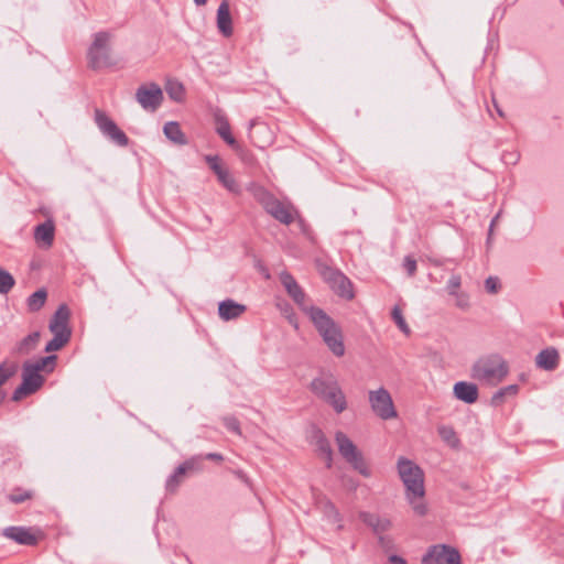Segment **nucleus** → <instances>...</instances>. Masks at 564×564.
I'll return each mask as SVG.
<instances>
[{"label": "nucleus", "mask_w": 564, "mask_h": 564, "mask_svg": "<svg viewBox=\"0 0 564 564\" xmlns=\"http://www.w3.org/2000/svg\"><path fill=\"white\" fill-rule=\"evenodd\" d=\"M398 471L404 484L410 505L416 514L424 516L426 513V506L423 502L425 495L423 470L412 460L400 457L398 460Z\"/></svg>", "instance_id": "nucleus-1"}, {"label": "nucleus", "mask_w": 564, "mask_h": 564, "mask_svg": "<svg viewBox=\"0 0 564 564\" xmlns=\"http://www.w3.org/2000/svg\"><path fill=\"white\" fill-rule=\"evenodd\" d=\"M308 316L328 349L336 357H343L345 345L340 327L319 307L310 308Z\"/></svg>", "instance_id": "nucleus-2"}, {"label": "nucleus", "mask_w": 564, "mask_h": 564, "mask_svg": "<svg viewBox=\"0 0 564 564\" xmlns=\"http://www.w3.org/2000/svg\"><path fill=\"white\" fill-rule=\"evenodd\" d=\"M253 197L264 210L283 225L294 223L297 209L290 202L280 200L262 186L253 188Z\"/></svg>", "instance_id": "nucleus-3"}, {"label": "nucleus", "mask_w": 564, "mask_h": 564, "mask_svg": "<svg viewBox=\"0 0 564 564\" xmlns=\"http://www.w3.org/2000/svg\"><path fill=\"white\" fill-rule=\"evenodd\" d=\"M311 390L329 404L336 413H341L347 409L346 397L334 375L323 373L315 378L311 382Z\"/></svg>", "instance_id": "nucleus-4"}, {"label": "nucleus", "mask_w": 564, "mask_h": 564, "mask_svg": "<svg viewBox=\"0 0 564 564\" xmlns=\"http://www.w3.org/2000/svg\"><path fill=\"white\" fill-rule=\"evenodd\" d=\"M508 372V365L499 355L480 358L471 368L473 378L489 384H498L507 377Z\"/></svg>", "instance_id": "nucleus-5"}, {"label": "nucleus", "mask_w": 564, "mask_h": 564, "mask_svg": "<svg viewBox=\"0 0 564 564\" xmlns=\"http://www.w3.org/2000/svg\"><path fill=\"white\" fill-rule=\"evenodd\" d=\"M110 34L98 32L88 50V64L94 69L110 67L115 64L110 54Z\"/></svg>", "instance_id": "nucleus-6"}, {"label": "nucleus", "mask_w": 564, "mask_h": 564, "mask_svg": "<svg viewBox=\"0 0 564 564\" xmlns=\"http://www.w3.org/2000/svg\"><path fill=\"white\" fill-rule=\"evenodd\" d=\"M335 441L338 446V452L343 458L349 463L359 474L365 477H369L371 471L368 468L361 452L358 451L352 441L340 431L335 434Z\"/></svg>", "instance_id": "nucleus-7"}, {"label": "nucleus", "mask_w": 564, "mask_h": 564, "mask_svg": "<svg viewBox=\"0 0 564 564\" xmlns=\"http://www.w3.org/2000/svg\"><path fill=\"white\" fill-rule=\"evenodd\" d=\"M368 400L372 412L381 420H392L398 416L394 403L390 392L381 387L377 390H370Z\"/></svg>", "instance_id": "nucleus-8"}, {"label": "nucleus", "mask_w": 564, "mask_h": 564, "mask_svg": "<svg viewBox=\"0 0 564 564\" xmlns=\"http://www.w3.org/2000/svg\"><path fill=\"white\" fill-rule=\"evenodd\" d=\"M135 100L145 111H155L163 101L161 87L153 82L140 85L135 91Z\"/></svg>", "instance_id": "nucleus-9"}, {"label": "nucleus", "mask_w": 564, "mask_h": 564, "mask_svg": "<svg viewBox=\"0 0 564 564\" xmlns=\"http://www.w3.org/2000/svg\"><path fill=\"white\" fill-rule=\"evenodd\" d=\"M45 378L37 373L36 371L29 368L23 364L22 367V382L21 384L13 391L12 400L20 401L24 397H28L34 392H36L44 383Z\"/></svg>", "instance_id": "nucleus-10"}, {"label": "nucleus", "mask_w": 564, "mask_h": 564, "mask_svg": "<svg viewBox=\"0 0 564 564\" xmlns=\"http://www.w3.org/2000/svg\"><path fill=\"white\" fill-rule=\"evenodd\" d=\"M422 564H460V555L453 547L434 545L423 556Z\"/></svg>", "instance_id": "nucleus-11"}, {"label": "nucleus", "mask_w": 564, "mask_h": 564, "mask_svg": "<svg viewBox=\"0 0 564 564\" xmlns=\"http://www.w3.org/2000/svg\"><path fill=\"white\" fill-rule=\"evenodd\" d=\"M280 281L288 294L293 299V301L301 307V310L310 315V308H316L315 306L308 305L306 303V295L302 288L297 284L295 279L286 271L280 273Z\"/></svg>", "instance_id": "nucleus-12"}, {"label": "nucleus", "mask_w": 564, "mask_h": 564, "mask_svg": "<svg viewBox=\"0 0 564 564\" xmlns=\"http://www.w3.org/2000/svg\"><path fill=\"white\" fill-rule=\"evenodd\" d=\"M200 469V457L194 456L181 464L174 473L166 479L165 488L170 492H175L183 482L188 471Z\"/></svg>", "instance_id": "nucleus-13"}, {"label": "nucleus", "mask_w": 564, "mask_h": 564, "mask_svg": "<svg viewBox=\"0 0 564 564\" xmlns=\"http://www.w3.org/2000/svg\"><path fill=\"white\" fill-rule=\"evenodd\" d=\"M95 122L106 138L112 141H128L124 132L121 131L116 122L102 110H95Z\"/></svg>", "instance_id": "nucleus-14"}, {"label": "nucleus", "mask_w": 564, "mask_h": 564, "mask_svg": "<svg viewBox=\"0 0 564 564\" xmlns=\"http://www.w3.org/2000/svg\"><path fill=\"white\" fill-rule=\"evenodd\" d=\"M359 518L364 523L372 529L373 533L379 536V543L382 546H386L387 543L390 542L386 536L382 535L391 528V521L388 518H381L377 514L365 511L360 512Z\"/></svg>", "instance_id": "nucleus-15"}, {"label": "nucleus", "mask_w": 564, "mask_h": 564, "mask_svg": "<svg viewBox=\"0 0 564 564\" xmlns=\"http://www.w3.org/2000/svg\"><path fill=\"white\" fill-rule=\"evenodd\" d=\"M70 312L67 305L62 304L58 306L56 312L53 314L48 328L52 334H64L65 336H72V330L68 326Z\"/></svg>", "instance_id": "nucleus-16"}, {"label": "nucleus", "mask_w": 564, "mask_h": 564, "mask_svg": "<svg viewBox=\"0 0 564 564\" xmlns=\"http://www.w3.org/2000/svg\"><path fill=\"white\" fill-rule=\"evenodd\" d=\"M2 535L21 545L31 546L37 543V536L32 532V529L30 528L8 527L3 529Z\"/></svg>", "instance_id": "nucleus-17"}, {"label": "nucleus", "mask_w": 564, "mask_h": 564, "mask_svg": "<svg viewBox=\"0 0 564 564\" xmlns=\"http://www.w3.org/2000/svg\"><path fill=\"white\" fill-rule=\"evenodd\" d=\"M454 397L467 404H473L477 401L479 392L475 383L467 381H458L453 388Z\"/></svg>", "instance_id": "nucleus-18"}, {"label": "nucleus", "mask_w": 564, "mask_h": 564, "mask_svg": "<svg viewBox=\"0 0 564 564\" xmlns=\"http://www.w3.org/2000/svg\"><path fill=\"white\" fill-rule=\"evenodd\" d=\"M558 364L560 354L554 347L542 349L535 357L536 367L546 371L555 370Z\"/></svg>", "instance_id": "nucleus-19"}, {"label": "nucleus", "mask_w": 564, "mask_h": 564, "mask_svg": "<svg viewBox=\"0 0 564 564\" xmlns=\"http://www.w3.org/2000/svg\"><path fill=\"white\" fill-rule=\"evenodd\" d=\"M316 506L329 522L337 523L338 530L343 528L341 516L335 505L328 498L325 496H318L316 498Z\"/></svg>", "instance_id": "nucleus-20"}, {"label": "nucleus", "mask_w": 564, "mask_h": 564, "mask_svg": "<svg viewBox=\"0 0 564 564\" xmlns=\"http://www.w3.org/2000/svg\"><path fill=\"white\" fill-rule=\"evenodd\" d=\"M217 28L226 37L232 34V20L227 0H223L217 9Z\"/></svg>", "instance_id": "nucleus-21"}, {"label": "nucleus", "mask_w": 564, "mask_h": 564, "mask_svg": "<svg viewBox=\"0 0 564 564\" xmlns=\"http://www.w3.org/2000/svg\"><path fill=\"white\" fill-rule=\"evenodd\" d=\"M247 307L234 300H225L218 305L219 317L224 321L236 319L246 312Z\"/></svg>", "instance_id": "nucleus-22"}, {"label": "nucleus", "mask_w": 564, "mask_h": 564, "mask_svg": "<svg viewBox=\"0 0 564 564\" xmlns=\"http://www.w3.org/2000/svg\"><path fill=\"white\" fill-rule=\"evenodd\" d=\"M55 227L52 220L37 225L34 229V238L45 248H50L54 241Z\"/></svg>", "instance_id": "nucleus-23"}, {"label": "nucleus", "mask_w": 564, "mask_h": 564, "mask_svg": "<svg viewBox=\"0 0 564 564\" xmlns=\"http://www.w3.org/2000/svg\"><path fill=\"white\" fill-rule=\"evenodd\" d=\"M330 288L341 297L351 300L354 297L352 283L350 280L339 272L336 276L328 282Z\"/></svg>", "instance_id": "nucleus-24"}, {"label": "nucleus", "mask_w": 564, "mask_h": 564, "mask_svg": "<svg viewBox=\"0 0 564 564\" xmlns=\"http://www.w3.org/2000/svg\"><path fill=\"white\" fill-rule=\"evenodd\" d=\"M56 360L57 356L50 355L46 357H42L35 361H25L24 365H26L29 368L36 371L37 373H41L42 371L45 373H52L56 367Z\"/></svg>", "instance_id": "nucleus-25"}, {"label": "nucleus", "mask_w": 564, "mask_h": 564, "mask_svg": "<svg viewBox=\"0 0 564 564\" xmlns=\"http://www.w3.org/2000/svg\"><path fill=\"white\" fill-rule=\"evenodd\" d=\"M215 130L223 141H236L231 135L230 124L227 117L219 110L214 113Z\"/></svg>", "instance_id": "nucleus-26"}, {"label": "nucleus", "mask_w": 564, "mask_h": 564, "mask_svg": "<svg viewBox=\"0 0 564 564\" xmlns=\"http://www.w3.org/2000/svg\"><path fill=\"white\" fill-rule=\"evenodd\" d=\"M41 339V333L39 330L33 332L25 336L17 344L15 351L18 355H29L37 347Z\"/></svg>", "instance_id": "nucleus-27"}, {"label": "nucleus", "mask_w": 564, "mask_h": 564, "mask_svg": "<svg viewBox=\"0 0 564 564\" xmlns=\"http://www.w3.org/2000/svg\"><path fill=\"white\" fill-rule=\"evenodd\" d=\"M437 433L442 441L446 443L452 448H459L460 446V440L457 436V433L455 432L454 427L451 425H440L437 427Z\"/></svg>", "instance_id": "nucleus-28"}, {"label": "nucleus", "mask_w": 564, "mask_h": 564, "mask_svg": "<svg viewBox=\"0 0 564 564\" xmlns=\"http://www.w3.org/2000/svg\"><path fill=\"white\" fill-rule=\"evenodd\" d=\"M518 392H519L518 384H509L507 387H503L494 393V395L491 397V404L494 406H500L501 404H503L506 398L514 397L518 394Z\"/></svg>", "instance_id": "nucleus-29"}, {"label": "nucleus", "mask_w": 564, "mask_h": 564, "mask_svg": "<svg viewBox=\"0 0 564 564\" xmlns=\"http://www.w3.org/2000/svg\"><path fill=\"white\" fill-rule=\"evenodd\" d=\"M47 300V292L45 289H39L28 297L26 304L30 312L40 311Z\"/></svg>", "instance_id": "nucleus-30"}, {"label": "nucleus", "mask_w": 564, "mask_h": 564, "mask_svg": "<svg viewBox=\"0 0 564 564\" xmlns=\"http://www.w3.org/2000/svg\"><path fill=\"white\" fill-rule=\"evenodd\" d=\"M165 90L174 101H182L185 95L184 86L177 80H169Z\"/></svg>", "instance_id": "nucleus-31"}, {"label": "nucleus", "mask_w": 564, "mask_h": 564, "mask_svg": "<svg viewBox=\"0 0 564 564\" xmlns=\"http://www.w3.org/2000/svg\"><path fill=\"white\" fill-rule=\"evenodd\" d=\"M318 453L325 458L327 468L332 467L333 451L329 442L321 435L316 442Z\"/></svg>", "instance_id": "nucleus-32"}, {"label": "nucleus", "mask_w": 564, "mask_h": 564, "mask_svg": "<svg viewBox=\"0 0 564 564\" xmlns=\"http://www.w3.org/2000/svg\"><path fill=\"white\" fill-rule=\"evenodd\" d=\"M163 132L169 141H183L180 124L175 121L166 122L163 127Z\"/></svg>", "instance_id": "nucleus-33"}, {"label": "nucleus", "mask_w": 564, "mask_h": 564, "mask_svg": "<svg viewBox=\"0 0 564 564\" xmlns=\"http://www.w3.org/2000/svg\"><path fill=\"white\" fill-rule=\"evenodd\" d=\"M54 337L46 344L45 351L53 352L62 349L70 339L69 336L64 334H53Z\"/></svg>", "instance_id": "nucleus-34"}, {"label": "nucleus", "mask_w": 564, "mask_h": 564, "mask_svg": "<svg viewBox=\"0 0 564 564\" xmlns=\"http://www.w3.org/2000/svg\"><path fill=\"white\" fill-rule=\"evenodd\" d=\"M18 365L15 362L3 361L0 364V387L17 373Z\"/></svg>", "instance_id": "nucleus-35"}, {"label": "nucleus", "mask_w": 564, "mask_h": 564, "mask_svg": "<svg viewBox=\"0 0 564 564\" xmlns=\"http://www.w3.org/2000/svg\"><path fill=\"white\" fill-rule=\"evenodd\" d=\"M33 491L32 490H25L22 488H14L11 494L8 495V500L12 503H22L26 500H30L33 498Z\"/></svg>", "instance_id": "nucleus-36"}, {"label": "nucleus", "mask_w": 564, "mask_h": 564, "mask_svg": "<svg viewBox=\"0 0 564 564\" xmlns=\"http://www.w3.org/2000/svg\"><path fill=\"white\" fill-rule=\"evenodd\" d=\"M15 284L13 275L0 268V294H8Z\"/></svg>", "instance_id": "nucleus-37"}, {"label": "nucleus", "mask_w": 564, "mask_h": 564, "mask_svg": "<svg viewBox=\"0 0 564 564\" xmlns=\"http://www.w3.org/2000/svg\"><path fill=\"white\" fill-rule=\"evenodd\" d=\"M316 268L319 272V274L323 276V279L328 283L330 282L336 274H338L340 271L337 269H334L326 263L322 262L321 260L316 261Z\"/></svg>", "instance_id": "nucleus-38"}, {"label": "nucleus", "mask_w": 564, "mask_h": 564, "mask_svg": "<svg viewBox=\"0 0 564 564\" xmlns=\"http://www.w3.org/2000/svg\"><path fill=\"white\" fill-rule=\"evenodd\" d=\"M391 316H392V319L394 321V323L397 324V326L400 328V330L402 333H404L405 335H409L410 334V328L402 315V311L401 308L395 305L393 308H392V312H391Z\"/></svg>", "instance_id": "nucleus-39"}, {"label": "nucleus", "mask_w": 564, "mask_h": 564, "mask_svg": "<svg viewBox=\"0 0 564 564\" xmlns=\"http://www.w3.org/2000/svg\"><path fill=\"white\" fill-rule=\"evenodd\" d=\"M217 178L219 183H221V185L229 192L237 193L239 191L235 178L231 176L228 170H225Z\"/></svg>", "instance_id": "nucleus-40"}, {"label": "nucleus", "mask_w": 564, "mask_h": 564, "mask_svg": "<svg viewBox=\"0 0 564 564\" xmlns=\"http://www.w3.org/2000/svg\"><path fill=\"white\" fill-rule=\"evenodd\" d=\"M205 160L209 166V169L216 174L218 177L225 170H227L225 166H223L219 156L217 155H206Z\"/></svg>", "instance_id": "nucleus-41"}, {"label": "nucleus", "mask_w": 564, "mask_h": 564, "mask_svg": "<svg viewBox=\"0 0 564 564\" xmlns=\"http://www.w3.org/2000/svg\"><path fill=\"white\" fill-rule=\"evenodd\" d=\"M296 223L297 228L300 231L311 241H314V236L311 227L306 224V221L300 216L297 213V217L294 220Z\"/></svg>", "instance_id": "nucleus-42"}, {"label": "nucleus", "mask_w": 564, "mask_h": 564, "mask_svg": "<svg viewBox=\"0 0 564 564\" xmlns=\"http://www.w3.org/2000/svg\"><path fill=\"white\" fill-rule=\"evenodd\" d=\"M462 285V278L459 274H453L448 282H447V286H446V290L448 292L449 295H454L456 293H459L458 290Z\"/></svg>", "instance_id": "nucleus-43"}, {"label": "nucleus", "mask_w": 564, "mask_h": 564, "mask_svg": "<svg viewBox=\"0 0 564 564\" xmlns=\"http://www.w3.org/2000/svg\"><path fill=\"white\" fill-rule=\"evenodd\" d=\"M453 296L456 297V306L460 310H468L469 306H470V302H469V295L467 293H464V292H459V293H456L454 294Z\"/></svg>", "instance_id": "nucleus-44"}, {"label": "nucleus", "mask_w": 564, "mask_h": 564, "mask_svg": "<svg viewBox=\"0 0 564 564\" xmlns=\"http://www.w3.org/2000/svg\"><path fill=\"white\" fill-rule=\"evenodd\" d=\"M520 159V154L514 150H506L501 156V160L507 165L516 164Z\"/></svg>", "instance_id": "nucleus-45"}, {"label": "nucleus", "mask_w": 564, "mask_h": 564, "mask_svg": "<svg viewBox=\"0 0 564 564\" xmlns=\"http://www.w3.org/2000/svg\"><path fill=\"white\" fill-rule=\"evenodd\" d=\"M485 288L488 293L496 294L500 289L499 279L496 276L487 278L485 281Z\"/></svg>", "instance_id": "nucleus-46"}, {"label": "nucleus", "mask_w": 564, "mask_h": 564, "mask_svg": "<svg viewBox=\"0 0 564 564\" xmlns=\"http://www.w3.org/2000/svg\"><path fill=\"white\" fill-rule=\"evenodd\" d=\"M224 424L225 426L236 433V434H240V425H239V421L235 417V416H226L224 417Z\"/></svg>", "instance_id": "nucleus-47"}, {"label": "nucleus", "mask_w": 564, "mask_h": 564, "mask_svg": "<svg viewBox=\"0 0 564 564\" xmlns=\"http://www.w3.org/2000/svg\"><path fill=\"white\" fill-rule=\"evenodd\" d=\"M403 267H404V269L406 270V272H408V274L410 276H413L415 274V272H416V261L413 258L405 257Z\"/></svg>", "instance_id": "nucleus-48"}, {"label": "nucleus", "mask_w": 564, "mask_h": 564, "mask_svg": "<svg viewBox=\"0 0 564 564\" xmlns=\"http://www.w3.org/2000/svg\"><path fill=\"white\" fill-rule=\"evenodd\" d=\"M251 129H256V130H257V132H259V133L251 132V133L249 134V138H250V139H254V138L259 137V134H260L262 131H267V129H268V128H267V126H265L264 123H262V122H251Z\"/></svg>", "instance_id": "nucleus-49"}, {"label": "nucleus", "mask_w": 564, "mask_h": 564, "mask_svg": "<svg viewBox=\"0 0 564 564\" xmlns=\"http://www.w3.org/2000/svg\"><path fill=\"white\" fill-rule=\"evenodd\" d=\"M234 474L238 479L245 482L247 486L251 487V482L249 477L242 470H235Z\"/></svg>", "instance_id": "nucleus-50"}, {"label": "nucleus", "mask_w": 564, "mask_h": 564, "mask_svg": "<svg viewBox=\"0 0 564 564\" xmlns=\"http://www.w3.org/2000/svg\"><path fill=\"white\" fill-rule=\"evenodd\" d=\"M389 562L390 564H406V561L399 555H391Z\"/></svg>", "instance_id": "nucleus-51"}, {"label": "nucleus", "mask_w": 564, "mask_h": 564, "mask_svg": "<svg viewBox=\"0 0 564 564\" xmlns=\"http://www.w3.org/2000/svg\"><path fill=\"white\" fill-rule=\"evenodd\" d=\"M205 458L208 460H217V462H221L224 459L223 455L218 454V453H209L205 456Z\"/></svg>", "instance_id": "nucleus-52"}, {"label": "nucleus", "mask_w": 564, "mask_h": 564, "mask_svg": "<svg viewBox=\"0 0 564 564\" xmlns=\"http://www.w3.org/2000/svg\"><path fill=\"white\" fill-rule=\"evenodd\" d=\"M498 219V215L491 220V224H490V228H489V236L491 235L492 232V228L494 226L496 225V221Z\"/></svg>", "instance_id": "nucleus-53"}, {"label": "nucleus", "mask_w": 564, "mask_h": 564, "mask_svg": "<svg viewBox=\"0 0 564 564\" xmlns=\"http://www.w3.org/2000/svg\"><path fill=\"white\" fill-rule=\"evenodd\" d=\"M196 6H204L206 4L207 0H194Z\"/></svg>", "instance_id": "nucleus-54"}, {"label": "nucleus", "mask_w": 564, "mask_h": 564, "mask_svg": "<svg viewBox=\"0 0 564 564\" xmlns=\"http://www.w3.org/2000/svg\"><path fill=\"white\" fill-rule=\"evenodd\" d=\"M230 144L234 145L236 150L240 149V143H238V142L230 143Z\"/></svg>", "instance_id": "nucleus-55"}, {"label": "nucleus", "mask_w": 564, "mask_h": 564, "mask_svg": "<svg viewBox=\"0 0 564 564\" xmlns=\"http://www.w3.org/2000/svg\"><path fill=\"white\" fill-rule=\"evenodd\" d=\"M3 400H4V393L0 392V404L2 403Z\"/></svg>", "instance_id": "nucleus-56"}]
</instances>
